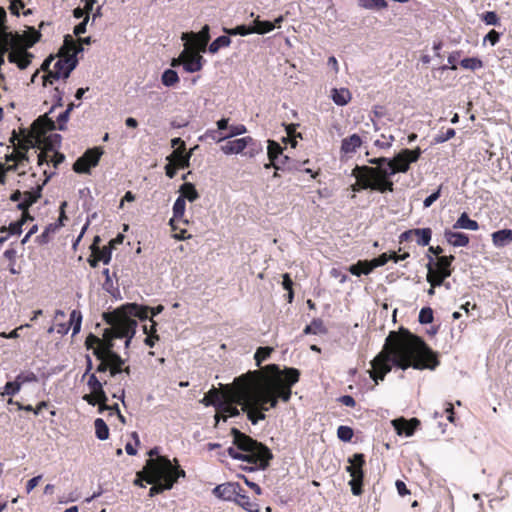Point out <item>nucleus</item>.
Segmentation results:
<instances>
[{
	"label": "nucleus",
	"instance_id": "nucleus-1",
	"mask_svg": "<svg viewBox=\"0 0 512 512\" xmlns=\"http://www.w3.org/2000/svg\"><path fill=\"white\" fill-rule=\"evenodd\" d=\"M440 364L437 352L408 329L391 331L383 349L371 361L370 377L378 384L395 366L402 370H435Z\"/></svg>",
	"mask_w": 512,
	"mask_h": 512
},
{
	"label": "nucleus",
	"instance_id": "nucleus-2",
	"mask_svg": "<svg viewBox=\"0 0 512 512\" xmlns=\"http://www.w3.org/2000/svg\"><path fill=\"white\" fill-rule=\"evenodd\" d=\"M265 372L267 375L241 408L253 425L265 420V412L276 408L279 400L289 402L292 387L300 379V371L293 367L281 370L278 365L269 364L265 366Z\"/></svg>",
	"mask_w": 512,
	"mask_h": 512
},
{
	"label": "nucleus",
	"instance_id": "nucleus-3",
	"mask_svg": "<svg viewBox=\"0 0 512 512\" xmlns=\"http://www.w3.org/2000/svg\"><path fill=\"white\" fill-rule=\"evenodd\" d=\"M104 320L110 325V328L104 330L99 347H95L93 351L95 357L100 361L96 372L109 371L110 376L114 377L121 372L122 365L125 364V360L113 350L114 340L124 336L133 337V323L127 321L119 312L105 313Z\"/></svg>",
	"mask_w": 512,
	"mask_h": 512
},
{
	"label": "nucleus",
	"instance_id": "nucleus-4",
	"mask_svg": "<svg viewBox=\"0 0 512 512\" xmlns=\"http://www.w3.org/2000/svg\"><path fill=\"white\" fill-rule=\"evenodd\" d=\"M230 434L233 438V445L227 449V454L235 459L246 462L240 468L244 471L264 470L269 466L273 458L271 450L263 443L253 439L251 436L232 428Z\"/></svg>",
	"mask_w": 512,
	"mask_h": 512
},
{
	"label": "nucleus",
	"instance_id": "nucleus-5",
	"mask_svg": "<svg viewBox=\"0 0 512 512\" xmlns=\"http://www.w3.org/2000/svg\"><path fill=\"white\" fill-rule=\"evenodd\" d=\"M266 375L264 367L262 370L248 371L236 377L232 384L221 385V402L242 407Z\"/></svg>",
	"mask_w": 512,
	"mask_h": 512
},
{
	"label": "nucleus",
	"instance_id": "nucleus-6",
	"mask_svg": "<svg viewBox=\"0 0 512 512\" xmlns=\"http://www.w3.org/2000/svg\"><path fill=\"white\" fill-rule=\"evenodd\" d=\"M422 150L417 147L415 149H402L398 154H396L389 161V169H380L384 174H379V178H381L382 182H387L390 184L391 189L387 190V192L394 191V183L391 181L390 177L396 173H406L410 169V165L415 163L421 157Z\"/></svg>",
	"mask_w": 512,
	"mask_h": 512
},
{
	"label": "nucleus",
	"instance_id": "nucleus-7",
	"mask_svg": "<svg viewBox=\"0 0 512 512\" xmlns=\"http://www.w3.org/2000/svg\"><path fill=\"white\" fill-rule=\"evenodd\" d=\"M384 174L380 169H369L368 166H356L352 170V176L356 178V182L351 185V189L354 192L360 190L371 189L380 193H385L390 190V184L382 182L379 178V174Z\"/></svg>",
	"mask_w": 512,
	"mask_h": 512
},
{
	"label": "nucleus",
	"instance_id": "nucleus-8",
	"mask_svg": "<svg viewBox=\"0 0 512 512\" xmlns=\"http://www.w3.org/2000/svg\"><path fill=\"white\" fill-rule=\"evenodd\" d=\"M428 259L426 280L431 286L439 287L444 284L446 278L452 275L454 271L452 263L455 257L448 255L434 259L428 256Z\"/></svg>",
	"mask_w": 512,
	"mask_h": 512
},
{
	"label": "nucleus",
	"instance_id": "nucleus-9",
	"mask_svg": "<svg viewBox=\"0 0 512 512\" xmlns=\"http://www.w3.org/2000/svg\"><path fill=\"white\" fill-rule=\"evenodd\" d=\"M163 466V472L158 473L157 481L152 484L149 490V496L154 497L162 493L164 490H169L177 482L180 477H185V471L179 466H173L171 461L165 457V463L160 464Z\"/></svg>",
	"mask_w": 512,
	"mask_h": 512
},
{
	"label": "nucleus",
	"instance_id": "nucleus-10",
	"mask_svg": "<svg viewBox=\"0 0 512 512\" xmlns=\"http://www.w3.org/2000/svg\"><path fill=\"white\" fill-rule=\"evenodd\" d=\"M106 384V380L102 382L98 379L95 373H91L87 381L90 393L83 396V400L86 401L89 405H98L99 413H102L105 409H108V398L104 391V385Z\"/></svg>",
	"mask_w": 512,
	"mask_h": 512
},
{
	"label": "nucleus",
	"instance_id": "nucleus-11",
	"mask_svg": "<svg viewBox=\"0 0 512 512\" xmlns=\"http://www.w3.org/2000/svg\"><path fill=\"white\" fill-rule=\"evenodd\" d=\"M348 462L350 465L346 467V471L351 476L349 485L353 495L359 496L363 493L365 456L361 453H356L349 458Z\"/></svg>",
	"mask_w": 512,
	"mask_h": 512
},
{
	"label": "nucleus",
	"instance_id": "nucleus-12",
	"mask_svg": "<svg viewBox=\"0 0 512 512\" xmlns=\"http://www.w3.org/2000/svg\"><path fill=\"white\" fill-rule=\"evenodd\" d=\"M165 463V457L150 458L146 461L144 468L137 472L134 484L143 487L142 481L154 483L157 481L158 473H161L164 467L160 464Z\"/></svg>",
	"mask_w": 512,
	"mask_h": 512
},
{
	"label": "nucleus",
	"instance_id": "nucleus-13",
	"mask_svg": "<svg viewBox=\"0 0 512 512\" xmlns=\"http://www.w3.org/2000/svg\"><path fill=\"white\" fill-rule=\"evenodd\" d=\"M77 63L76 59L70 57H61L54 63L53 69L48 71V74L44 76V85L48 83L53 84V80H58L61 77H69L71 71L75 68Z\"/></svg>",
	"mask_w": 512,
	"mask_h": 512
},
{
	"label": "nucleus",
	"instance_id": "nucleus-14",
	"mask_svg": "<svg viewBox=\"0 0 512 512\" xmlns=\"http://www.w3.org/2000/svg\"><path fill=\"white\" fill-rule=\"evenodd\" d=\"M103 154L101 147H94L86 150L73 164L76 173H90V169L98 165Z\"/></svg>",
	"mask_w": 512,
	"mask_h": 512
},
{
	"label": "nucleus",
	"instance_id": "nucleus-15",
	"mask_svg": "<svg viewBox=\"0 0 512 512\" xmlns=\"http://www.w3.org/2000/svg\"><path fill=\"white\" fill-rule=\"evenodd\" d=\"M114 312H119L125 319L129 322L133 323V335L135 334V330L137 327V321L134 318H138L141 321L152 319L150 312L151 307L141 306L138 304H128L126 306H122L121 308L115 310Z\"/></svg>",
	"mask_w": 512,
	"mask_h": 512
},
{
	"label": "nucleus",
	"instance_id": "nucleus-16",
	"mask_svg": "<svg viewBox=\"0 0 512 512\" xmlns=\"http://www.w3.org/2000/svg\"><path fill=\"white\" fill-rule=\"evenodd\" d=\"M182 39L186 40L185 47H189L198 52H205L210 40L209 26L205 25L198 33H183Z\"/></svg>",
	"mask_w": 512,
	"mask_h": 512
},
{
	"label": "nucleus",
	"instance_id": "nucleus-17",
	"mask_svg": "<svg viewBox=\"0 0 512 512\" xmlns=\"http://www.w3.org/2000/svg\"><path fill=\"white\" fill-rule=\"evenodd\" d=\"M242 491V486L236 482H227L217 485L213 489V494L222 500L235 502V499Z\"/></svg>",
	"mask_w": 512,
	"mask_h": 512
},
{
	"label": "nucleus",
	"instance_id": "nucleus-18",
	"mask_svg": "<svg viewBox=\"0 0 512 512\" xmlns=\"http://www.w3.org/2000/svg\"><path fill=\"white\" fill-rule=\"evenodd\" d=\"M420 420L417 418H411L409 420L400 417L392 421V425L398 435H405L407 437L412 436L420 426Z\"/></svg>",
	"mask_w": 512,
	"mask_h": 512
},
{
	"label": "nucleus",
	"instance_id": "nucleus-19",
	"mask_svg": "<svg viewBox=\"0 0 512 512\" xmlns=\"http://www.w3.org/2000/svg\"><path fill=\"white\" fill-rule=\"evenodd\" d=\"M412 237H416V241L420 246H427L432 237V230L430 228H416L403 232L400 235V242L409 241Z\"/></svg>",
	"mask_w": 512,
	"mask_h": 512
},
{
	"label": "nucleus",
	"instance_id": "nucleus-20",
	"mask_svg": "<svg viewBox=\"0 0 512 512\" xmlns=\"http://www.w3.org/2000/svg\"><path fill=\"white\" fill-rule=\"evenodd\" d=\"M184 51H187V55L184 57L183 67L186 72L194 73L202 69L203 57L199 54L200 52L185 47Z\"/></svg>",
	"mask_w": 512,
	"mask_h": 512
},
{
	"label": "nucleus",
	"instance_id": "nucleus-21",
	"mask_svg": "<svg viewBox=\"0 0 512 512\" xmlns=\"http://www.w3.org/2000/svg\"><path fill=\"white\" fill-rule=\"evenodd\" d=\"M250 144H254V140L250 136H247L226 142L221 146V150L227 155L238 154L242 153Z\"/></svg>",
	"mask_w": 512,
	"mask_h": 512
},
{
	"label": "nucleus",
	"instance_id": "nucleus-22",
	"mask_svg": "<svg viewBox=\"0 0 512 512\" xmlns=\"http://www.w3.org/2000/svg\"><path fill=\"white\" fill-rule=\"evenodd\" d=\"M42 187L37 186L35 189L31 191H25L23 193V200L20 201L17 205V208L22 211V214L25 215L28 212L30 206L36 203L41 198Z\"/></svg>",
	"mask_w": 512,
	"mask_h": 512
},
{
	"label": "nucleus",
	"instance_id": "nucleus-23",
	"mask_svg": "<svg viewBox=\"0 0 512 512\" xmlns=\"http://www.w3.org/2000/svg\"><path fill=\"white\" fill-rule=\"evenodd\" d=\"M83 51V47L81 44H78L76 40L71 35H66L64 37L63 46L60 49L61 57H70L71 59H75L76 54Z\"/></svg>",
	"mask_w": 512,
	"mask_h": 512
},
{
	"label": "nucleus",
	"instance_id": "nucleus-24",
	"mask_svg": "<svg viewBox=\"0 0 512 512\" xmlns=\"http://www.w3.org/2000/svg\"><path fill=\"white\" fill-rule=\"evenodd\" d=\"M100 241V238L99 236H96L93 240V243L91 245V251H92V254H95V256L98 257V259L103 262L104 264H108L110 261H111V257H112V241L109 243L108 246H103L102 248H100L98 246V243Z\"/></svg>",
	"mask_w": 512,
	"mask_h": 512
},
{
	"label": "nucleus",
	"instance_id": "nucleus-25",
	"mask_svg": "<svg viewBox=\"0 0 512 512\" xmlns=\"http://www.w3.org/2000/svg\"><path fill=\"white\" fill-rule=\"evenodd\" d=\"M32 54L27 52L26 50H13L8 55V60L11 63H16L20 69H26L30 63Z\"/></svg>",
	"mask_w": 512,
	"mask_h": 512
},
{
	"label": "nucleus",
	"instance_id": "nucleus-26",
	"mask_svg": "<svg viewBox=\"0 0 512 512\" xmlns=\"http://www.w3.org/2000/svg\"><path fill=\"white\" fill-rule=\"evenodd\" d=\"M444 238L447 243L453 247H466L469 242V236L463 232H454L446 229L444 231Z\"/></svg>",
	"mask_w": 512,
	"mask_h": 512
},
{
	"label": "nucleus",
	"instance_id": "nucleus-27",
	"mask_svg": "<svg viewBox=\"0 0 512 512\" xmlns=\"http://www.w3.org/2000/svg\"><path fill=\"white\" fill-rule=\"evenodd\" d=\"M270 165H272L275 170H281V172L300 170V163L291 160L284 154L281 155V158L271 161Z\"/></svg>",
	"mask_w": 512,
	"mask_h": 512
},
{
	"label": "nucleus",
	"instance_id": "nucleus-28",
	"mask_svg": "<svg viewBox=\"0 0 512 512\" xmlns=\"http://www.w3.org/2000/svg\"><path fill=\"white\" fill-rule=\"evenodd\" d=\"M185 207V200L182 197H178L173 205V217L169 221L172 230H176V222L188 223L187 220H183Z\"/></svg>",
	"mask_w": 512,
	"mask_h": 512
},
{
	"label": "nucleus",
	"instance_id": "nucleus-29",
	"mask_svg": "<svg viewBox=\"0 0 512 512\" xmlns=\"http://www.w3.org/2000/svg\"><path fill=\"white\" fill-rule=\"evenodd\" d=\"M492 243L497 248H503L512 243V229H502L492 233Z\"/></svg>",
	"mask_w": 512,
	"mask_h": 512
},
{
	"label": "nucleus",
	"instance_id": "nucleus-30",
	"mask_svg": "<svg viewBox=\"0 0 512 512\" xmlns=\"http://www.w3.org/2000/svg\"><path fill=\"white\" fill-rule=\"evenodd\" d=\"M235 503L248 512H260L258 502L256 500H251L243 488L241 493L237 495Z\"/></svg>",
	"mask_w": 512,
	"mask_h": 512
},
{
	"label": "nucleus",
	"instance_id": "nucleus-31",
	"mask_svg": "<svg viewBox=\"0 0 512 512\" xmlns=\"http://www.w3.org/2000/svg\"><path fill=\"white\" fill-rule=\"evenodd\" d=\"M186 147H177L167 158L168 161L178 165L179 168L189 166L190 154L185 153Z\"/></svg>",
	"mask_w": 512,
	"mask_h": 512
},
{
	"label": "nucleus",
	"instance_id": "nucleus-32",
	"mask_svg": "<svg viewBox=\"0 0 512 512\" xmlns=\"http://www.w3.org/2000/svg\"><path fill=\"white\" fill-rule=\"evenodd\" d=\"M222 394L223 393L221 392V389L212 387L205 394V396L200 400V403H202L203 405H205L207 407L213 406L217 410L220 407V405L222 404V402H221Z\"/></svg>",
	"mask_w": 512,
	"mask_h": 512
},
{
	"label": "nucleus",
	"instance_id": "nucleus-33",
	"mask_svg": "<svg viewBox=\"0 0 512 512\" xmlns=\"http://www.w3.org/2000/svg\"><path fill=\"white\" fill-rule=\"evenodd\" d=\"M282 20H283V18L280 16L273 23L270 21H262V20H260L259 16H257V18L253 22L252 29H253L254 33L266 34V33L271 32L272 30H274V28L276 27V24L282 22Z\"/></svg>",
	"mask_w": 512,
	"mask_h": 512
},
{
	"label": "nucleus",
	"instance_id": "nucleus-34",
	"mask_svg": "<svg viewBox=\"0 0 512 512\" xmlns=\"http://www.w3.org/2000/svg\"><path fill=\"white\" fill-rule=\"evenodd\" d=\"M361 145V137L358 134H352L342 140L341 151L345 154L354 153Z\"/></svg>",
	"mask_w": 512,
	"mask_h": 512
},
{
	"label": "nucleus",
	"instance_id": "nucleus-35",
	"mask_svg": "<svg viewBox=\"0 0 512 512\" xmlns=\"http://www.w3.org/2000/svg\"><path fill=\"white\" fill-rule=\"evenodd\" d=\"M454 229H467L476 231L479 229V224L477 221L470 219L469 215L466 212H463L460 217L453 224Z\"/></svg>",
	"mask_w": 512,
	"mask_h": 512
},
{
	"label": "nucleus",
	"instance_id": "nucleus-36",
	"mask_svg": "<svg viewBox=\"0 0 512 512\" xmlns=\"http://www.w3.org/2000/svg\"><path fill=\"white\" fill-rule=\"evenodd\" d=\"M221 413H226V415L228 417H237L240 415V409H238L235 404H229V403L222 402V404L217 409L216 414L214 416V418H215L214 427L218 426Z\"/></svg>",
	"mask_w": 512,
	"mask_h": 512
},
{
	"label": "nucleus",
	"instance_id": "nucleus-37",
	"mask_svg": "<svg viewBox=\"0 0 512 512\" xmlns=\"http://www.w3.org/2000/svg\"><path fill=\"white\" fill-rule=\"evenodd\" d=\"M331 98L336 105L344 106L351 100V93L347 88L332 89Z\"/></svg>",
	"mask_w": 512,
	"mask_h": 512
},
{
	"label": "nucleus",
	"instance_id": "nucleus-38",
	"mask_svg": "<svg viewBox=\"0 0 512 512\" xmlns=\"http://www.w3.org/2000/svg\"><path fill=\"white\" fill-rule=\"evenodd\" d=\"M304 334H325L327 333V329L323 323V321L319 318H315L311 321L309 325H307L304 330Z\"/></svg>",
	"mask_w": 512,
	"mask_h": 512
},
{
	"label": "nucleus",
	"instance_id": "nucleus-39",
	"mask_svg": "<svg viewBox=\"0 0 512 512\" xmlns=\"http://www.w3.org/2000/svg\"><path fill=\"white\" fill-rule=\"evenodd\" d=\"M371 260H359L356 264H353L349 267V272L355 276H361L362 274L368 275L372 271H368V267H370Z\"/></svg>",
	"mask_w": 512,
	"mask_h": 512
},
{
	"label": "nucleus",
	"instance_id": "nucleus-40",
	"mask_svg": "<svg viewBox=\"0 0 512 512\" xmlns=\"http://www.w3.org/2000/svg\"><path fill=\"white\" fill-rule=\"evenodd\" d=\"M181 196L184 200L194 201L199 197V194L192 183H184L180 187Z\"/></svg>",
	"mask_w": 512,
	"mask_h": 512
},
{
	"label": "nucleus",
	"instance_id": "nucleus-41",
	"mask_svg": "<svg viewBox=\"0 0 512 512\" xmlns=\"http://www.w3.org/2000/svg\"><path fill=\"white\" fill-rule=\"evenodd\" d=\"M95 434L99 440H106L109 437V428L102 418L94 421Z\"/></svg>",
	"mask_w": 512,
	"mask_h": 512
},
{
	"label": "nucleus",
	"instance_id": "nucleus-42",
	"mask_svg": "<svg viewBox=\"0 0 512 512\" xmlns=\"http://www.w3.org/2000/svg\"><path fill=\"white\" fill-rule=\"evenodd\" d=\"M34 126H40L41 132L53 131L57 129L56 122L47 117V115L40 116L35 122Z\"/></svg>",
	"mask_w": 512,
	"mask_h": 512
},
{
	"label": "nucleus",
	"instance_id": "nucleus-43",
	"mask_svg": "<svg viewBox=\"0 0 512 512\" xmlns=\"http://www.w3.org/2000/svg\"><path fill=\"white\" fill-rule=\"evenodd\" d=\"M162 84L166 87H172L179 82V76L173 69H167L161 76Z\"/></svg>",
	"mask_w": 512,
	"mask_h": 512
},
{
	"label": "nucleus",
	"instance_id": "nucleus-44",
	"mask_svg": "<svg viewBox=\"0 0 512 512\" xmlns=\"http://www.w3.org/2000/svg\"><path fill=\"white\" fill-rule=\"evenodd\" d=\"M460 65L462 68L469 69L472 71L481 69L484 66L483 61L477 57L464 58L460 62Z\"/></svg>",
	"mask_w": 512,
	"mask_h": 512
},
{
	"label": "nucleus",
	"instance_id": "nucleus-45",
	"mask_svg": "<svg viewBox=\"0 0 512 512\" xmlns=\"http://www.w3.org/2000/svg\"><path fill=\"white\" fill-rule=\"evenodd\" d=\"M283 154V148L282 146L275 142V141H268V158L271 161L281 158V155Z\"/></svg>",
	"mask_w": 512,
	"mask_h": 512
},
{
	"label": "nucleus",
	"instance_id": "nucleus-46",
	"mask_svg": "<svg viewBox=\"0 0 512 512\" xmlns=\"http://www.w3.org/2000/svg\"><path fill=\"white\" fill-rule=\"evenodd\" d=\"M231 43V40L228 36H219L216 38L209 46L210 53H216L220 48L228 47Z\"/></svg>",
	"mask_w": 512,
	"mask_h": 512
},
{
	"label": "nucleus",
	"instance_id": "nucleus-47",
	"mask_svg": "<svg viewBox=\"0 0 512 512\" xmlns=\"http://www.w3.org/2000/svg\"><path fill=\"white\" fill-rule=\"evenodd\" d=\"M32 221L33 220V217L29 214V213H26L25 215L22 214L21 216V219L16 221V222H13L9 225V231L11 234H21L22 232V226L23 224L26 222V221Z\"/></svg>",
	"mask_w": 512,
	"mask_h": 512
},
{
	"label": "nucleus",
	"instance_id": "nucleus-48",
	"mask_svg": "<svg viewBox=\"0 0 512 512\" xmlns=\"http://www.w3.org/2000/svg\"><path fill=\"white\" fill-rule=\"evenodd\" d=\"M358 1H359V5L366 9L382 10L388 6V4L385 0H358Z\"/></svg>",
	"mask_w": 512,
	"mask_h": 512
},
{
	"label": "nucleus",
	"instance_id": "nucleus-49",
	"mask_svg": "<svg viewBox=\"0 0 512 512\" xmlns=\"http://www.w3.org/2000/svg\"><path fill=\"white\" fill-rule=\"evenodd\" d=\"M480 19L487 25L499 26L501 24L500 17L494 11L482 13Z\"/></svg>",
	"mask_w": 512,
	"mask_h": 512
},
{
	"label": "nucleus",
	"instance_id": "nucleus-50",
	"mask_svg": "<svg viewBox=\"0 0 512 512\" xmlns=\"http://www.w3.org/2000/svg\"><path fill=\"white\" fill-rule=\"evenodd\" d=\"M82 315L78 310H73L70 313L69 325L73 326V334H77L81 329Z\"/></svg>",
	"mask_w": 512,
	"mask_h": 512
},
{
	"label": "nucleus",
	"instance_id": "nucleus-51",
	"mask_svg": "<svg viewBox=\"0 0 512 512\" xmlns=\"http://www.w3.org/2000/svg\"><path fill=\"white\" fill-rule=\"evenodd\" d=\"M391 253H382L379 257L371 260L370 267H368V271H373L375 268L384 266L389 260H392Z\"/></svg>",
	"mask_w": 512,
	"mask_h": 512
},
{
	"label": "nucleus",
	"instance_id": "nucleus-52",
	"mask_svg": "<svg viewBox=\"0 0 512 512\" xmlns=\"http://www.w3.org/2000/svg\"><path fill=\"white\" fill-rule=\"evenodd\" d=\"M353 435H354L353 429L349 426L341 425L337 429L338 438L344 442L351 441Z\"/></svg>",
	"mask_w": 512,
	"mask_h": 512
},
{
	"label": "nucleus",
	"instance_id": "nucleus-53",
	"mask_svg": "<svg viewBox=\"0 0 512 512\" xmlns=\"http://www.w3.org/2000/svg\"><path fill=\"white\" fill-rule=\"evenodd\" d=\"M273 351L270 347H259L256 350V353L254 355L256 364L259 366L263 361H265Z\"/></svg>",
	"mask_w": 512,
	"mask_h": 512
},
{
	"label": "nucleus",
	"instance_id": "nucleus-54",
	"mask_svg": "<svg viewBox=\"0 0 512 512\" xmlns=\"http://www.w3.org/2000/svg\"><path fill=\"white\" fill-rule=\"evenodd\" d=\"M225 31L229 35H241V36H246V35L254 33L252 26H246V25H239V26H236L235 28L227 29Z\"/></svg>",
	"mask_w": 512,
	"mask_h": 512
},
{
	"label": "nucleus",
	"instance_id": "nucleus-55",
	"mask_svg": "<svg viewBox=\"0 0 512 512\" xmlns=\"http://www.w3.org/2000/svg\"><path fill=\"white\" fill-rule=\"evenodd\" d=\"M419 322L421 324H429L433 321V310L430 307H424L419 313Z\"/></svg>",
	"mask_w": 512,
	"mask_h": 512
},
{
	"label": "nucleus",
	"instance_id": "nucleus-56",
	"mask_svg": "<svg viewBox=\"0 0 512 512\" xmlns=\"http://www.w3.org/2000/svg\"><path fill=\"white\" fill-rule=\"evenodd\" d=\"M41 37L40 32L36 31L35 29H31L29 34L24 36V43L26 47H32L35 43L39 41Z\"/></svg>",
	"mask_w": 512,
	"mask_h": 512
},
{
	"label": "nucleus",
	"instance_id": "nucleus-57",
	"mask_svg": "<svg viewBox=\"0 0 512 512\" xmlns=\"http://www.w3.org/2000/svg\"><path fill=\"white\" fill-rule=\"evenodd\" d=\"M389 161L390 159L386 157H378V158H372L369 160L370 164L376 165V167H370L369 169H389Z\"/></svg>",
	"mask_w": 512,
	"mask_h": 512
},
{
	"label": "nucleus",
	"instance_id": "nucleus-58",
	"mask_svg": "<svg viewBox=\"0 0 512 512\" xmlns=\"http://www.w3.org/2000/svg\"><path fill=\"white\" fill-rule=\"evenodd\" d=\"M204 137L207 139H211L217 143L227 139V136H225V133L220 132L218 129L217 130H207L204 134Z\"/></svg>",
	"mask_w": 512,
	"mask_h": 512
},
{
	"label": "nucleus",
	"instance_id": "nucleus-59",
	"mask_svg": "<svg viewBox=\"0 0 512 512\" xmlns=\"http://www.w3.org/2000/svg\"><path fill=\"white\" fill-rule=\"evenodd\" d=\"M501 38V33L492 29L489 31L483 39V42H489L492 46H495Z\"/></svg>",
	"mask_w": 512,
	"mask_h": 512
},
{
	"label": "nucleus",
	"instance_id": "nucleus-60",
	"mask_svg": "<svg viewBox=\"0 0 512 512\" xmlns=\"http://www.w3.org/2000/svg\"><path fill=\"white\" fill-rule=\"evenodd\" d=\"M454 136H455V130L453 128H448L445 132H442L435 137V142L443 143V142L450 140Z\"/></svg>",
	"mask_w": 512,
	"mask_h": 512
},
{
	"label": "nucleus",
	"instance_id": "nucleus-61",
	"mask_svg": "<svg viewBox=\"0 0 512 512\" xmlns=\"http://www.w3.org/2000/svg\"><path fill=\"white\" fill-rule=\"evenodd\" d=\"M246 132V127L242 124L232 125L229 127L228 133H225V136L228 138L244 134Z\"/></svg>",
	"mask_w": 512,
	"mask_h": 512
},
{
	"label": "nucleus",
	"instance_id": "nucleus-62",
	"mask_svg": "<svg viewBox=\"0 0 512 512\" xmlns=\"http://www.w3.org/2000/svg\"><path fill=\"white\" fill-rule=\"evenodd\" d=\"M20 148L23 150V151H15L12 155H11V159L17 161V162H21L22 160L24 159H27V156H26V151L28 149V146L26 143H20Z\"/></svg>",
	"mask_w": 512,
	"mask_h": 512
},
{
	"label": "nucleus",
	"instance_id": "nucleus-63",
	"mask_svg": "<svg viewBox=\"0 0 512 512\" xmlns=\"http://www.w3.org/2000/svg\"><path fill=\"white\" fill-rule=\"evenodd\" d=\"M21 388V383L17 380L14 382H7L5 385V393L8 395L16 394Z\"/></svg>",
	"mask_w": 512,
	"mask_h": 512
},
{
	"label": "nucleus",
	"instance_id": "nucleus-64",
	"mask_svg": "<svg viewBox=\"0 0 512 512\" xmlns=\"http://www.w3.org/2000/svg\"><path fill=\"white\" fill-rule=\"evenodd\" d=\"M69 115L68 112H62L58 118H57V121H56V125H57V129L58 130H65L66 129V124L69 120Z\"/></svg>",
	"mask_w": 512,
	"mask_h": 512
}]
</instances>
